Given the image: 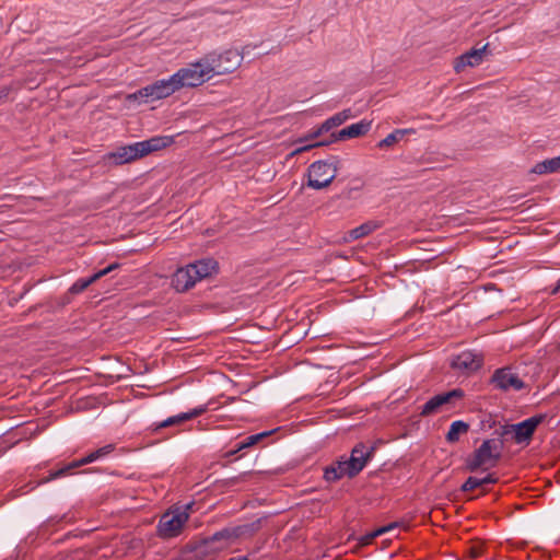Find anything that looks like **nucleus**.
<instances>
[{
	"label": "nucleus",
	"mask_w": 560,
	"mask_h": 560,
	"mask_svg": "<svg viewBox=\"0 0 560 560\" xmlns=\"http://www.w3.org/2000/svg\"><path fill=\"white\" fill-rule=\"evenodd\" d=\"M247 48L248 46H245L242 52L236 49H226L206 54L202 58L206 65L205 68L208 69L211 79L236 70L241 66Z\"/></svg>",
	"instance_id": "nucleus-1"
},
{
	"label": "nucleus",
	"mask_w": 560,
	"mask_h": 560,
	"mask_svg": "<svg viewBox=\"0 0 560 560\" xmlns=\"http://www.w3.org/2000/svg\"><path fill=\"white\" fill-rule=\"evenodd\" d=\"M501 447L502 443L498 444L494 440H485L482 444L467 457V470L474 472L479 468L488 469L494 467L501 457Z\"/></svg>",
	"instance_id": "nucleus-2"
},
{
	"label": "nucleus",
	"mask_w": 560,
	"mask_h": 560,
	"mask_svg": "<svg viewBox=\"0 0 560 560\" xmlns=\"http://www.w3.org/2000/svg\"><path fill=\"white\" fill-rule=\"evenodd\" d=\"M205 66L203 58L201 57L196 62H191L172 74L177 90L197 88L209 81L211 75Z\"/></svg>",
	"instance_id": "nucleus-3"
},
{
	"label": "nucleus",
	"mask_w": 560,
	"mask_h": 560,
	"mask_svg": "<svg viewBox=\"0 0 560 560\" xmlns=\"http://www.w3.org/2000/svg\"><path fill=\"white\" fill-rule=\"evenodd\" d=\"M544 419V415H536L515 424L501 425L500 429L495 430V433L505 440L511 436L517 444H527Z\"/></svg>",
	"instance_id": "nucleus-4"
},
{
	"label": "nucleus",
	"mask_w": 560,
	"mask_h": 560,
	"mask_svg": "<svg viewBox=\"0 0 560 560\" xmlns=\"http://www.w3.org/2000/svg\"><path fill=\"white\" fill-rule=\"evenodd\" d=\"M177 91L174 79L171 75L167 79L156 80L155 82L145 85L135 93L129 94L127 98L138 103H148L165 98Z\"/></svg>",
	"instance_id": "nucleus-5"
},
{
	"label": "nucleus",
	"mask_w": 560,
	"mask_h": 560,
	"mask_svg": "<svg viewBox=\"0 0 560 560\" xmlns=\"http://www.w3.org/2000/svg\"><path fill=\"white\" fill-rule=\"evenodd\" d=\"M339 160L331 158L329 161H316L308 167L307 185L313 189H323L327 187L337 175V164Z\"/></svg>",
	"instance_id": "nucleus-6"
},
{
	"label": "nucleus",
	"mask_w": 560,
	"mask_h": 560,
	"mask_svg": "<svg viewBox=\"0 0 560 560\" xmlns=\"http://www.w3.org/2000/svg\"><path fill=\"white\" fill-rule=\"evenodd\" d=\"M188 518L189 514L186 511H180V508L165 512L158 524L159 537L170 539L178 536Z\"/></svg>",
	"instance_id": "nucleus-7"
},
{
	"label": "nucleus",
	"mask_w": 560,
	"mask_h": 560,
	"mask_svg": "<svg viewBox=\"0 0 560 560\" xmlns=\"http://www.w3.org/2000/svg\"><path fill=\"white\" fill-rule=\"evenodd\" d=\"M371 125H372L371 121L361 120L359 122L352 124V125L339 130L338 132H332L330 135V139L327 141H319V142H315V143L301 145V147L296 148L293 151V153L298 154V153L308 151L316 147H324V145H328L336 141H342L346 139H352V138L363 136L370 131Z\"/></svg>",
	"instance_id": "nucleus-8"
},
{
	"label": "nucleus",
	"mask_w": 560,
	"mask_h": 560,
	"mask_svg": "<svg viewBox=\"0 0 560 560\" xmlns=\"http://www.w3.org/2000/svg\"><path fill=\"white\" fill-rule=\"evenodd\" d=\"M464 390L460 388H454L446 393H441L431 397L421 407L420 415L423 417L438 412L441 408L450 409L456 406V402L464 398Z\"/></svg>",
	"instance_id": "nucleus-9"
},
{
	"label": "nucleus",
	"mask_w": 560,
	"mask_h": 560,
	"mask_svg": "<svg viewBox=\"0 0 560 560\" xmlns=\"http://www.w3.org/2000/svg\"><path fill=\"white\" fill-rule=\"evenodd\" d=\"M114 450H115L114 444L104 445V446L89 453L86 456L82 457L81 459L73 460L70 464H68L67 466H65L60 469H57L55 471H51L49 474V476L45 479V482L61 478L74 468H79L83 465H88V464L94 463L96 460L103 459L106 456H108Z\"/></svg>",
	"instance_id": "nucleus-10"
},
{
	"label": "nucleus",
	"mask_w": 560,
	"mask_h": 560,
	"mask_svg": "<svg viewBox=\"0 0 560 560\" xmlns=\"http://www.w3.org/2000/svg\"><path fill=\"white\" fill-rule=\"evenodd\" d=\"M490 384L502 392L511 389L517 392L525 387V383L509 366L497 369L490 378Z\"/></svg>",
	"instance_id": "nucleus-11"
},
{
	"label": "nucleus",
	"mask_w": 560,
	"mask_h": 560,
	"mask_svg": "<svg viewBox=\"0 0 560 560\" xmlns=\"http://www.w3.org/2000/svg\"><path fill=\"white\" fill-rule=\"evenodd\" d=\"M482 362L483 358L481 354L466 350L452 358L451 366L453 370L459 371L460 373L470 374L479 370Z\"/></svg>",
	"instance_id": "nucleus-12"
},
{
	"label": "nucleus",
	"mask_w": 560,
	"mask_h": 560,
	"mask_svg": "<svg viewBox=\"0 0 560 560\" xmlns=\"http://www.w3.org/2000/svg\"><path fill=\"white\" fill-rule=\"evenodd\" d=\"M373 454L374 447H369L363 443L357 444L352 448L350 457L347 459V467L350 468L351 475L361 472Z\"/></svg>",
	"instance_id": "nucleus-13"
},
{
	"label": "nucleus",
	"mask_w": 560,
	"mask_h": 560,
	"mask_svg": "<svg viewBox=\"0 0 560 560\" xmlns=\"http://www.w3.org/2000/svg\"><path fill=\"white\" fill-rule=\"evenodd\" d=\"M140 158L143 156L140 150L139 142L119 147L115 151L109 152L105 155L106 161L115 165L130 163Z\"/></svg>",
	"instance_id": "nucleus-14"
},
{
	"label": "nucleus",
	"mask_w": 560,
	"mask_h": 560,
	"mask_svg": "<svg viewBox=\"0 0 560 560\" xmlns=\"http://www.w3.org/2000/svg\"><path fill=\"white\" fill-rule=\"evenodd\" d=\"M489 44L480 48H472L465 54L460 55L455 60L454 70L459 73L466 67H477L483 61L485 54Z\"/></svg>",
	"instance_id": "nucleus-15"
},
{
	"label": "nucleus",
	"mask_w": 560,
	"mask_h": 560,
	"mask_svg": "<svg viewBox=\"0 0 560 560\" xmlns=\"http://www.w3.org/2000/svg\"><path fill=\"white\" fill-rule=\"evenodd\" d=\"M194 268L190 265L178 268L172 277V285L177 292H186L198 281L194 276Z\"/></svg>",
	"instance_id": "nucleus-16"
},
{
	"label": "nucleus",
	"mask_w": 560,
	"mask_h": 560,
	"mask_svg": "<svg viewBox=\"0 0 560 560\" xmlns=\"http://www.w3.org/2000/svg\"><path fill=\"white\" fill-rule=\"evenodd\" d=\"M207 410H208L207 405H201V406L195 407L187 412H182L176 416L168 417L164 421L160 422L156 425V429H162V428H167L171 425L180 424L185 421L191 420L194 418H197V417L203 415Z\"/></svg>",
	"instance_id": "nucleus-17"
},
{
	"label": "nucleus",
	"mask_w": 560,
	"mask_h": 560,
	"mask_svg": "<svg viewBox=\"0 0 560 560\" xmlns=\"http://www.w3.org/2000/svg\"><path fill=\"white\" fill-rule=\"evenodd\" d=\"M173 142L174 139L171 136H155L148 140L139 141V145L142 156H145L151 152L170 147Z\"/></svg>",
	"instance_id": "nucleus-18"
},
{
	"label": "nucleus",
	"mask_w": 560,
	"mask_h": 560,
	"mask_svg": "<svg viewBox=\"0 0 560 560\" xmlns=\"http://www.w3.org/2000/svg\"><path fill=\"white\" fill-rule=\"evenodd\" d=\"M345 476L349 478L357 476L351 475L350 468L347 467V459L337 460L324 470V479L328 482H335Z\"/></svg>",
	"instance_id": "nucleus-19"
},
{
	"label": "nucleus",
	"mask_w": 560,
	"mask_h": 560,
	"mask_svg": "<svg viewBox=\"0 0 560 560\" xmlns=\"http://www.w3.org/2000/svg\"><path fill=\"white\" fill-rule=\"evenodd\" d=\"M189 265L195 267L194 276L198 281L211 276L218 266L217 261L211 258L201 259Z\"/></svg>",
	"instance_id": "nucleus-20"
},
{
	"label": "nucleus",
	"mask_w": 560,
	"mask_h": 560,
	"mask_svg": "<svg viewBox=\"0 0 560 560\" xmlns=\"http://www.w3.org/2000/svg\"><path fill=\"white\" fill-rule=\"evenodd\" d=\"M498 481V478L494 474H488L483 478H477V477H468L466 481L462 485L460 490L464 492L472 491L479 487H482L485 485L495 483Z\"/></svg>",
	"instance_id": "nucleus-21"
},
{
	"label": "nucleus",
	"mask_w": 560,
	"mask_h": 560,
	"mask_svg": "<svg viewBox=\"0 0 560 560\" xmlns=\"http://www.w3.org/2000/svg\"><path fill=\"white\" fill-rule=\"evenodd\" d=\"M413 133H416V130L412 128L395 129L393 132L387 135L383 140H381L377 143V148H389L395 143L399 142L400 140H402L405 136Z\"/></svg>",
	"instance_id": "nucleus-22"
},
{
	"label": "nucleus",
	"mask_w": 560,
	"mask_h": 560,
	"mask_svg": "<svg viewBox=\"0 0 560 560\" xmlns=\"http://www.w3.org/2000/svg\"><path fill=\"white\" fill-rule=\"evenodd\" d=\"M533 173L538 175L551 174L560 171V155L547 159L533 167Z\"/></svg>",
	"instance_id": "nucleus-23"
},
{
	"label": "nucleus",
	"mask_w": 560,
	"mask_h": 560,
	"mask_svg": "<svg viewBox=\"0 0 560 560\" xmlns=\"http://www.w3.org/2000/svg\"><path fill=\"white\" fill-rule=\"evenodd\" d=\"M275 430L270 431H264L260 433L252 434L246 438H244L242 441L236 443V451H245L247 448H250L257 444H259L261 441L270 436Z\"/></svg>",
	"instance_id": "nucleus-24"
},
{
	"label": "nucleus",
	"mask_w": 560,
	"mask_h": 560,
	"mask_svg": "<svg viewBox=\"0 0 560 560\" xmlns=\"http://www.w3.org/2000/svg\"><path fill=\"white\" fill-rule=\"evenodd\" d=\"M469 431V424L463 420H456L452 422L448 432L446 434V441L448 443H456L459 441L462 434H466Z\"/></svg>",
	"instance_id": "nucleus-25"
},
{
	"label": "nucleus",
	"mask_w": 560,
	"mask_h": 560,
	"mask_svg": "<svg viewBox=\"0 0 560 560\" xmlns=\"http://www.w3.org/2000/svg\"><path fill=\"white\" fill-rule=\"evenodd\" d=\"M380 228H381V223L380 222H377V221H368V222H364L361 225L352 229L349 232V236H350L351 240H359L361 237H364V236L371 234L372 232H374L375 230H377Z\"/></svg>",
	"instance_id": "nucleus-26"
},
{
	"label": "nucleus",
	"mask_w": 560,
	"mask_h": 560,
	"mask_svg": "<svg viewBox=\"0 0 560 560\" xmlns=\"http://www.w3.org/2000/svg\"><path fill=\"white\" fill-rule=\"evenodd\" d=\"M351 117V110L345 109L329 117L322 124V130L330 131L332 128L342 125L346 120Z\"/></svg>",
	"instance_id": "nucleus-27"
},
{
	"label": "nucleus",
	"mask_w": 560,
	"mask_h": 560,
	"mask_svg": "<svg viewBox=\"0 0 560 560\" xmlns=\"http://www.w3.org/2000/svg\"><path fill=\"white\" fill-rule=\"evenodd\" d=\"M238 538L252 537L261 528V518H258L252 523L235 526Z\"/></svg>",
	"instance_id": "nucleus-28"
},
{
	"label": "nucleus",
	"mask_w": 560,
	"mask_h": 560,
	"mask_svg": "<svg viewBox=\"0 0 560 560\" xmlns=\"http://www.w3.org/2000/svg\"><path fill=\"white\" fill-rule=\"evenodd\" d=\"M95 281H97V276H95V273H93L89 278H80L69 288V293L79 294L83 292L85 289H88Z\"/></svg>",
	"instance_id": "nucleus-29"
},
{
	"label": "nucleus",
	"mask_w": 560,
	"mask_h": 560,
	"mask_svg": "<svg viewBox=\"0 0 560 560\" xmlns=\"http://www.w3.org/2000/svg\"><path fill=\"white\" fill-rule=\"evenodd\" d=\"M238 535L236 533V527H226L217 533H214L211 537V541H221L224 540L230 542L234 539H237Z\"/></svg>",
	"instance_id": "nucleus-30"
},
{
	"label": "nucleus",
	"mask_w": 560,
	"mask_h": 560,
	"mask_svg": "<svg viewBox=\"0 0 560 560\" xmlns=\"http://www.w3.org/2000/svg\"><path fill=\"white\" fill-rule=\"evenodd\" d=\"M398 526V523L397 522H394V523H390L386 526H383V527H380L378 529H376L375 532L366 535L364 538H363V544H368L370 542L372 539L383 535L384 533H387L389 532L390 529L393 528H396Z\"/></svg>",
	"instance_id": "nucleus-31"
},
{
	"label": "nucleus",
	"mask_w": 560,
	"mask_h": 560,
	"mask_svg": "<svg viewBox=\"0 0 560 560\" xmlns=\"http://www.w3.org/2000/svg\"><path fill=\"white\" fill-rule=\"evenodd\" d=\"M327 132V130H322V125L317 127L316 129L312 130L308 135H306L304 138H300L296 143H303L304 141L313 140L322 136L323 133Z\"/></svg>",
	"instance_id": "nucleus-32"
},
{
	"label": "nucleus",
	"mask_w": 560,
	"mask_h": 560,
	"mask_svg": "<svg viewBox=\"0 0 560 560\" xmlns=\"http://www.w3.org/2000/svg\"><path fill=\"white\" fill-rule=\"evenodd\" d=\"M118 267H119V264H117V262L110 264L106 268L95 272V276H97V280H98L102 277H104V276L108 275L109 272H112L113 270L117 269Z\"/></svg>",
	"instance_id": "nucleus-33"
},
{
	"label": "nucleus",
	"mask_w": 560,
	"mask_h": 560,
	"mask_svg": "<svg viewBox=\"0 0 560 560\" xmlns=\"http://www.w3.org/2000/svg\"><path fill=\"white\" fill-rule=\"evenodd\" d=\"M467 553L470 558L476 559L481 556L482 548L480 546H471L468 548Z\"/></svg>",
	"instance_id": "nucleus-34"
},
{
	"label": "nucleus",
	"mask_w": 560,
	"mask_h": 560,
	"mask_svg": "<svg viewBox=\"0 0 560 560\" xmlns=\"http://www.w3.org/2000/svg\"><path fill=\"white\" fill-rule=\"evenodd\" d=\"M9 93H10V89L9 88H2L0 90V100L7 98Z\"/></svg>",
	"instance_id": "nucleus-35"
},
{
	"label": "nucleus",
	"mask_w": 560,
	"mask_h": 560,
	"mask_svg": "<svg viewBox=\"0 0 560 560\" xmlns=\"http://www.w3.org/2000/svg\"><path fill=\"white\" fill-rule=\"evenodd\" d=\"M560 292V279L557 281L556 285L551 289V294H557Z\"/></svg>",
	"instance_id": "nucleus-36"
},
{
	"label": "nucleus",
	"mask_w": 560,
	"mask_h": 560,
	"mask_svg": "<svg viewBox=\"0 0 560 560\" xmlns=\"http://www.w3.org/2000/svg\"><path fill=\"white\" fill-rule=\"evenodd\" d=\"M238 452H240V451H236V444H235V445H234V447L225 454V457L234 456V455H235V454H237Z\"/></svg>",
	"instance_id": "nucleus-37"
},
{
	"label": "nucleus",
	"mask_w": 560,
	"mask_h": 560,
	"mask_svg": "<svg viewBox=\"0 0 560 560\" xmlns=\"http://www.w3.org/2000/svg\"><path fill=\"white\" fill-rule=\"evenodd\" d=\"M191 506H192V503H187L182 511H186L189 514Z\"/></svg>",
	"instance_id": "nucleus-38"
},
{
	"label": "nucleus",
	"mask_w": 560,
	"mask_h": 560,
	"mask_svg": "<svg viewBox=\"0 0 560 560\" xmlns=\"http://www.w3.org/2000/svg\"><path fill=\"white\" fill-rule=\"evenodd\" d=\"M229 560H248L247 557H233V558H230Z\"/></svg>",
	"instance_id": "nucleus-39"
}]
</instances>
